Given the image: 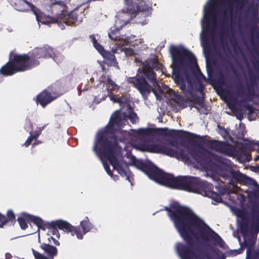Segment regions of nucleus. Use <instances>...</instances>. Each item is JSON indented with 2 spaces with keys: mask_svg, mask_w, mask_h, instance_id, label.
Wrapping results in <instances>:
<instances>
[{
  "mask_svg": "<svg viewBox=\"0 0 259 259\" xmlns=\"http://www.w3.org/2000/svg\"><path fill=\"white\" fill-rule=\"evenodd\" d=\"M137 149L143 151H147L153 153H161L167 155L176 157L182 160L184 159L185 155L181 151H179L176 147L172 145L166 146L164 144H151L146 146L136 147Z\"/></svg>",
  "mask_w": 259,
  "mask_h": 259,
  "instance_id": "10",
  "label": "nucleus"
},
{
  "mask_svg": "<svg viewBox=\"0 0 259 259\" xmlns=\"http://www.w3.org/2000/svg\"><path fill=\"white\" fill-rule=\"evenodd\" d=\"M15 66L11 60L0 69V73L5 75H11L18 71L15 70Z\"/></svg>",
  "mask_w": 259,
  "mask_h": 259,
  "instance_id": "19",
  "label": "nucleus"
},
{
  "mask_svg": "<svg viewBox=\"0 0 259 259\" xmlns=\"http://www.w3.org/2000/svg\"><path fill=\"white\" fill-rule=\"evenodd\" d=\"M144 75L146 77L148 80L151 82L153 87L157 88V89L161 91L160 87L159 84H158L154 79V73L153 71L149 70L144 71Z\"/></svg>",
  "mask_w": 259,
  "mask_h": 259,
  "instance_id": "20",
  "label": "nucleus"
},
{
  "mask_svg": "<svg viewBox=\"0 0 259 259\" xmlns=\"http://www.w3.org/2000/svg\"><path fill=\"white\" fill-rule=\"evenodd\" d=\"M93 42L94 47L98 52L105 59L107 63H113L115 62V57L113 55L110 54L108 52H106L103 47L98 43L94 37L93 38Z\"/></svg>",
  "mask_w": 259,
  "mask_h": 259,
  "instance_id": "16",
  "label": "nucleus"
},
{
  "mask_svg": "<svg viewBox=\"0 0 259 259\" xmlns=\"http://www.w3.org/2000/svg\"><path fill=\"white\" fill-rule=\"evenodd\" d=\"M127 12H119L116 16L115 25L118 28L122 27L131 19L130 14L136 12L151 10L148 0H124Z\"/></svg>",
  "mask_w": 259,
  "mask_h": 259,
  "instance_id": "8",
  "label": "nucleus"
},
{
  "mask_svg": "<svg viewBox=\"0 0 259 259\" xmlns=\"http://www.w3.org/2000/svg\"><path fill=\"white\" fill-rule=\"evenodd\" d=\"M6 222L7 219L6 217L0 213V228L3 227Z\"/></svg>",
  "mask_w": 259,
  "mask_h": 259,
  "instance_id": "26",
  "label": "nucleus"
},
{
  "mask_svg": "<svg viewBox=\"0 0 259 259\" xmlns=\"http://www.w3.org/2000/svg\"><path fill=\"white\" fill-rule=\"evenodd\" d=\"M240 177L242 178H243L244 179H247V178L244 175H240Z\"/></svg>",
  "mask_w": 259,
  "mask_h": 259,
  "instance_id": "30",
  "label": "nucleus"
},
{
  "mask_svg": "<svg viewBox=\"0 0 259 259\" xmlns=\"http://www.w3.org/2000/svg\"><path fill=\"white\" fill-rule=\"evenodd\" d=\"M153 93L155 94V95L157 99H159L160 98V97L157 95V94L155 90H153Z\"/></svg>",
  "mask_w": 259,
  "mask_h": 259,
  "instance_id": "29",
  "label": "nucleus"
},
{
  "mask_svg": "<svg viewBox=\"0 0 259 259\" xmlns=\"http://www.w3.org/2000/svg\"><path fill=\"white\" fill-rule=\"evenodd\" d=\"M237 117L239 119V120H241V116H237Z\"/></svg>",
  "mask_w": 259,
  "mask_h": 259,
  "instance_id": "32",
  "label": "nucleus"
},
{
  "mask_svg": "<svg viewBox=\"0 0 259 259\" xmlns=\"http://www.w3.org/2000/svg\"><path fill=\"white\" fill-rule=\"evenodd\" d=\"M17 220L21 229L27 230L28 234H33L34 232L38 231L39 238L40 234L45 235L49 243H54L58 245L59 244L56 239L60 237L58 230L55 228L46 226L40 218L27 212H22Z\"/></svg>",
  "mask_w": 259,
  "mask_h": 259,
  "instance_id": "7",
  "label": "nucleus"
},
{
  "mask_svg": "<svg viewBox=\"0 0 259 259\" xmlns=\"http://www.w3.org/2000/svg\"><path fill=\"white\" fill-rule=\"evenodd\" d=\"M52 49L50 47L36 48L32 52V62L35 58L52 57Z\"/></svg>",
  "mask_w": 259,
  "mask_h": 259,
  "instance_id": "17",
  "label": "nucleus"
},
{
  "mask_svg": "<svg viewBox=\"0 0 259 259\" xmlns=\"http://www.w3.org/2000/svg\"><path fill=\"white\" fill-rule=\"evenodd\" d=\"M32 252H33V255H34V257L36 259H49V258H47L45 256L42 255V254H41L39 253L38 252H36V251H35L33 249H32Z\"/></svg>",
  "mask_w": 259,
  "mask_h": 259,
  "instance_id": "25",
  "label": "nucleus"
},
{
  "mask_svg": "<svg viewBox=\"0 0 259 259\" xmlns=\"http://www.w3.org/2000/svg\"><path fill=\"white\" fill-rule=\"evenodd\" d=\"M54 99L47 92L44 91L39 94L37 98V102L45 107L47 104Z\"/></svg>",
  "mask_w": 259,
  "mask_h": 259,
  "instance_id": "18",
  "label": "nucleus"
},
{
  "mask_svg": "<svg viewBox=\"0 0 259 259\" xmlns=\"http://www.w3.org/2000/svg\"><path fill=\"white\" fill-rule=\"evenodd\" d=\"M170 53L173 62L171 66L172 78L180 88L185 92L187 88L190 86V81L187 77L184 79L182 77V71L189 70L200 78L202 75L199 70L195 57L190 52L183 48L172 47Z\"/></svg>",
  "mask_w": 259,
  "mask_h": 259,
  "instance_id": "6",
  "label": "nucleus"
},
{
  "mask_svg": "<svg viewBox=\"0 0 259 259\" xmlns=\"http://www.w3.org/2000/svg\"><path fill=\"white\" fill-rule=\"evenodd\" d=\"M109 37L112 39H115L116 41V44L118 46V50L120 49L121 51H124L126 55H131L133 53V51L132 49L126 48H122L124 46H131L137 45L140 41L137 40H133L135 38L134 36H132L130 38H128L125 35L117 36L114 33L111 32L109 33Z\"/></svg>",
  "mask_w": 259,
  "mask_h": 259,
  "instance_id": "11",
  "label": "nucleus"
},
{
  "mask_svg": "<svg viewBox=\"0 0 259 259\" xmlns=\"http://www.w3.org/2000/svg\"><path fill=\"white\" fill-rule=\"evenodd\" d=\"M161 130L165 135H171L174 133V132H175V131L174 130H168V128L162 129Z\"/></svg>",
  "mask_w": 259,
  "mask_h": 259,
  "instance_id": "27",
  "label": "nucleus"
},
{
  "mask_svg": "<svg viewBox=\"0 0 259 259\" xmlns=\"http://www.w3.org/2000/svg\"><path fill=\"white\" fill-rule=\"evenodd\" d=\"M26 130L30 132V136L28 138L24 145L26 147H28L31 143L32 139H35L40 134V131L39 130L37 132H33L32 130H29L27 126L25 127Z\"/></svg>",
  "mask_w": 259,
  "mask_h": 259,
  "instance_id": "22",
  "label": "nucleus"
},
{
  "mask_svg": "<svg viewBox=\"0 0 259 259\" xmlns=\"http://www.w3.org/2000/svg\"><path fill=\"white\" fill-rule=\"evenodd\" d=\"M176 250L181 259H199L194 250H192L190 247L186 248L181 243L177 244Z\"/></svg>",
  "mask_w": 259,
  "mask_h": 259,
  "instance_id": "13",
  "label": "nucleus"
},
{
  "mask_svg": "<svg viewBox=\"0 0 259 259\" xmlns=\"http://www.w3.org/2000/svg\"><path fill=\"white\" fill-rule=\"evenodd\" d=\"M7 215L10 220H13L15 218L14 212L11 210L8 211Z\"/></svg>",
  "mask_w": 259,
  "mask_h": 259,
  "instance_id": "28",
  "label": "nucleus"
},
{
  "mask_svg": "<svg viewBox=\"0 0 259 259\" xmlns=\"http://www.w3.org/2000/svg\"><path fill=\"white\" fill-rule=\"evenodd\" d=\"M131 82L138 89L144 97L151 91V87L147 83V82L144 78L141 79L136 78H132Z\"/></svg>",
  "mask_w": 259,
  "mask_h": 259,
  "instance_id": "15",
  "label": "nucleus"
},
{
  "mask_svg": "<svg viewBox=\"0 0 259 259\" xmlns=\"http://www.w3.org/2000/svg\"><path fill=\"white\" fill-rule=\"evenodd\" d=\"M126 118H128L133 123H136L138 119L136 114L131 108H128L126 113L116 111L111 116L106 133H99L97 135L96 142L94 147V151L100 158L104 169L111 177H112V172L106 162V160L121 176L127 178L129 176L127 164L122 160L120 149L118 147L115 140L112 138L110 139H105L108 133L119 130L122 124H124Z\"/></svg>",
  "mask_w": 259,
  "mask_h": 259,
  "instance_id": "1",
  "label": "nucleus"
},
{
  "mask_svg": "<svg viewBox=\"0 0 259 259\" xmlns=\"http://www.w3.org/2000/svg\"><path fill=\"white\" fill-rule=\"evenodd\" d=\"M42 248L45 251V252L48 254V255L52 257L56 255L57 254V249L55 247L53 246L48 244H45L42 246Z\"/></svg>",
  "mask_w": 259,
  "mask_h": 259,
  "instance_id": "21",
  "label": "nucleus"
},
{
  "mask_svg": "<svg viewBox=\"0 0 259 259\" xmlns=\"http://www.w3.org/2000/svg\"><path fill=\"white\" fill-rule=\"evenodd\" d=\"M107 84L108 88V90H110V88L112 87L111 90H117L119 87L115 84L113 81H112L110 79H108L107 81Z\"/></svg>",
  "mask_w": 259,
  "mask_h": 259,
  "instance_id": "24",
  "label": "nucleus"
},
{
  "mask_svg": "<svg viewBox=\"0 0 259 259\" xmlns=\"http://www.w3.org/2000/svg\"><path fill=\"white\" fill-rule=\"evenodd\" d=\"M220 200H221V198H220V197L218 196L217 198V201L219 202L220 201Z\"/></svg>",
  "mask_w": 259,
  "mask_h": 259,
  "instance_id": "31",
  "label": "nucleus"
},
{
  "mask_svg": "<svg viewBox=\"0 0 259 259\" xmlns=\"http://www.w3.org/2000/svg\"><path fill=\"white\" fill-rule=\"evenodd\" d=\"M11 61L15 66V70L18 72L23 71L38 64V61L32 62L26 55H15Z\"/></svg>",
  "mask_w": 259,
  "mask_h": 259,
  "instance_id": "12",
  "label": "nucleus"
},
{
  "mask_svg": "<svg viewBox=\"0 0 259 259\" xmlns=\"http://www.w3.org/2000/svg\"><path fill=\"white\" fill-rule=\"evenodd\" d=\"M142 24H146V21H144V22H141Z\"/></svg>",
  "mask_w": 259,
  "mask_h": 259,
  "instance_id": "33",
  "label": "nucleus"
},
{
  "mask_svg": "<svg viewBox=\"0 0 259 259\" xmlns=\"http://www.w3.org/2000/svg\"><path fill=\"white\" fill-rule=\"evenodd\" d=\"M49 5L53 10L52 16L40 12L25 0H16L15 3L16 9L18 11H26L30 9L35 15L38 24L63 22L67 25H71L76 21V16L72 12H69L68 7L63 3L51 2Z\"/></svg>",
  "mask_w": 259,
  "mask_h": 259,
  "instance_id": "5",
  "label": "nucleus"
},
{
  "mask_svg": "<svg viewBox=\"0 0 259 259\" xmlns=\"http://www.w3.org/2000/svg\"><path fill=\"white\" fill-rule=\"evenodd\" d=\"M53 223L59 229L69 233L71 236L75 237L78 240H82L84 235L93 229V225L87 217H84L80 221L78 226H73L71 224L63 220H57Z\"/></svg>",
  "mask_w": 259,
  "mask_h": 259,
  "instance_id": "9",
  "label": "nucleus"
},
{
  "mask_svg": "<svg viewBox=\"0 0 259 259\" xmlns=\"http://www.w3.org/2000/svg\"><path fill=\"white\" fill-rule=\"evenodd\" d=\"M110 99L111 101L114 102H118L119 103L120 106L125 107L128 106V103L127 100L124 98L122 97L121 98H116L113 95H111L110 96Z\"/></svg>",
  "mask_w": 259,
  "mask_h": 259,
  "instance_id": "23",
  "label": "nucleus"
},
{
  "mask_svg": "<svg viewBox=\"0 0 259 259\" xmlns=\"http://www.w3.org/2000/svg\"><path fill=\"white\" fill-rule=\"evenodd\" d=\"M232 8L229 0H208L203 7V16L201 20V44L204 48L205 41L209 33L213 34L219 25L227 16L232 14Z\"/></svg>",
  "mask_w": 259,
  "mask_h": 259,
  "instance_id": "4",
  "label": "nucleus"
},
{
  "mask_svg": "<svg viewBox=\"0 0 259 259\" xmlns=\"http://www.w3.org/2000/svg\"><path fill=\"white\" fill-rule=\"evenodd\" d=\"M157 65H158V66H159V67H160V66H161V65H160V64H157Z\"/></svg>",
  "mask_w": 259,
  "mask_h": 259,
  "instance_id": "34",
  "label": "nucleus"
},
{
  "mask_svg": "<svg viewBox=\"0 0 259 259\" xmlns=\"http://www.w3.org/2000/svg\"><path fill=\"white\" fill-rule=\"evenodd\" d=\"M117 132L116 134L118 136L120 134H123L125 136H128L132 139H140L144 137L149 133L148 129L140 128L138 130H131L130 131Z\"/></svg>",
  "mask_w": 259,
  "mask_h": 259,
  "instance_id": "14",
  "label": "nucleus"
},
{
  "mask_svg": "<svg viewBox=\"0 0 259 259\" xmlns=\"http://www.w3.org/2000/svg\"><path fill=\"white\" fill-rule=\"evenodd\" d=\"M168 215L181 237L188 243L213 241L221 246L224 242L189 208L178 203L171 205Z\"/></svg>",
  "mask_w": 259,
  "mask_h": 259,
  "instance_id": "2",
  "label": "nucleus"
},
{
  "mask_svg": "<svg viewBox=\"0 0 259 259\" xmlns=\"http://www.w3.org/2000/svg\"><path fill=\"white\" fill-rule=\"evenodd\" d=\"M126 157L132 161L130 164H134L141 169L150 179L156 183L167 187L184 189L194 193H200L201 184L196 178H174L172 175L166 174L157 167L152 165L148 167H144L143 164L138 165L140 161L137 160L132 155L127 154Z\"/></svg>",
  "mask_w": 259,
  "mask_h": 259,
  "instance_id": "3",
  "label": "nucleus"
}]
</instances>
